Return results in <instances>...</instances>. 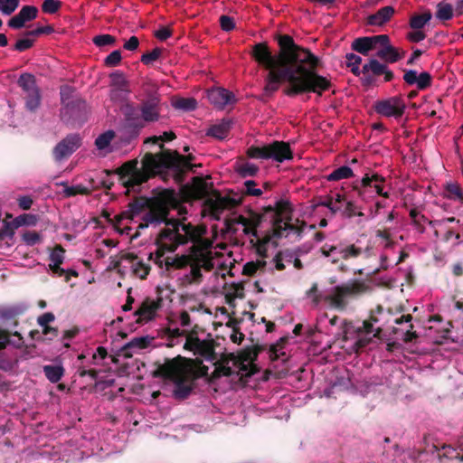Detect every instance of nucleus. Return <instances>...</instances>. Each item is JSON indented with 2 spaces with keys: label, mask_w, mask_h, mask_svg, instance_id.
<instances>
[{
  "label": "nucleus",
  "mask_w": 463,
  "mask_h": 463,
  "mask_svg": "<svg viewBox=\"0 0 463 463\" xmlns=\"http://www.w3.org/2000/svg\"><path fill=\"white\" fill-rule=\"evenodd\" d=\"M287 50H282L279 67L269 70L265 77V86L260 99L265 100L279 89V85L287 82L283 89L284 95L296 97L298 95L315 93L321 97L325 91L329 90L333 83L330 79L317 72L321 61L316 56V61L307 62H291Z\"/></svg>",
  "instance_id": "nucleus-1"
},
{
  "label": "nucleus",
  "mask_w": 463,
  "mask_h": 463,
  "mask_svg": "<svg viewBox=\"0 0 463 463\" xmlns=\"http://www.w3.org/2000/svg\"><path fill=\"white\" fill-rule=\"evenodd\" d=\"M152 208L143 214L142 222L138 224V230H144L152 226L165 227L158 232L155 243L157 246L156 252H151L148 260H153L159 268L165 266L164 257L165 252H174L181 245L188 242H197L205 232L204 228L186 222V217L169 218L170 208L173 205H165V202L155 198L152 200ZM175 203L174 204V206Z\"/></svg>",
  "instance_id": "nucleus-2"
},
{
  "label": "nucleus",
  "mask_w": 463,
  "mask_h": 463,
  "mask_svg": "<svg viewBox=\"0 0 463 463\" xmlns=\"http://www.w3.org/2000/svg\"><path fill=\"white\" fill-rule=\"evenodd\" d=\"M193 154L183 156L177 151L165 150L157 154L147 153L139 168L137 159L125 162L116 171L125 185L132 186L147 182L157 173L168 170L176 184H183L188 172H195Z\"/></svg>",
  "instance_id": "nucleus-3"
},
{
  "label": "nucleus",
  "mask_w": 463,
  "mask_h": 463,
  "mask_svg": "<svg viewBox=\"0 0 463 463\" xmlns=\"http://www.w3.org/2000/svg\"><path fill=\"white\" fill-rule=\"evenodd\" d=\"M279 44V52L273 55L268 43L265 42L258 43L252 46L250 52L251 57L266 70H271L279 67L280 61L282 50H287L288 57L291 59V62H307L311 61L310 59L316 61V55H314L310 50L298 45L294 39L288 34H279L277 37Z\"/></svg>",
  "instance_id": "nucleus-4"
},
{
  "label": "nucleus",
  "mask_w": 463,
  "mask_h": 463,
  "mask_svg": "<svg viewBox=\"0 0 463 463\" xmlns=\"http://www.w3.org/2000/svg\"><path fill=\"white\" fill-rule=\"evenodd\" d=\"M181 184L183 198L187 202L204 199L203 206L215 220L220 219V214L225 209H232L241 203V200L222 196L216 190H213V196H209V184L201 176H194L191 184Z\"/></svg>",
  "instance_id": "nucleus-5"
},
{
  "label": "nucleus",
  "mask_w": 463,
  "mask_h": 463,
  "mask_svg": "<svg viewBox=\"0 0 463 463\" xmlns=\"http://www.w3.org/2000/svg\"><path fill=\"white\" fill-rule=\"evenodd\" d=\"M194 361L177 355L173 359H166L153 372L154 377H161L169 380L174 383L173 396L175 400L183 401L187 399L195 388V381L192 380L185 372L184 363L192 364Z\"/></svg>",
  "instance_id": "nucleus-6"
},
{
  "label": "nucleus",
  "mask_w": 463,
  "mask_h": 463,
  "mask_svg": "<svg viewBox=\"0 0 463 463\" xmlns=\"http://www.w3.org/2000/svg\"><path fill=\"white\" fill-rule=\"evenodd\" d=\"M158 198L165 202V205H174L176 203L175 191L174 189H163L153 196H137L135 197L128 205V209L118 214L110 221L115 226L118 225L123 219L133 220L135 216L141 213L149 212L152 208V200Z\"/></svg>",
  "instance_id": "nucleus-7"
},
{
  "label": "nucleus",
  "mask_w": 463,
  "mask_h": 463,
  "mask_svg": "<svg viewBox=\"0 0 463 463\" xmlns=\"http://www.w3.org/2000/svg\"><path fill=\"white\" fill-rule=\"evenodd\" d=\"M371 290L370 286L363 280L353 279L335 286L332 293L325 298L331 307L345 310L348 305V298H355Z\"/></svg>",
  "instance_id": "nucleus-8"
},
{
  "label": "nucleus",
  "mask_w": 463,
  "mask_h": 463,
  "mask_svg": "<svg viewBox=\"0 0 463 463\" xmlns=\"http://www.w3.org/2000/svg\"><path fill=\"white\" fill-rule=\"evenodd\" d=\"M161 105V96L156 90H151L146 92V97L141 99L138 106L145 124L159 120Z\"/></svg>",
  "instance_id": "nucleus-9"
},
{
  "label": "nucleus",
  "mask_w": 463,
  "mask_h": 463,
  "mask_svg": "<svg viewBox=\"0 0 463 463\" xmlns=\"http://www.w3.org/2000/svg\"><path fill=\"white\" fill-rule=\"evenodd\" d=\"M364 76L361 77V83L364 87H370L375 83V77L383 75L384 81L389 82L394 79L393 72L388 69L386 64L381 63L376 59H370L363 66Z\"/></svg>",
  "instance_id": "nucleus-10"
},
{
  "label": "nucleus",
  "mask_w": 463,
  "mask_h": 463,
  "mask_svg": "<svg viewBox=\"0 0 463 463\" xmlns=\"http://www.w3.org/2000/svg\"><path fill=\"white\" fill-rule=\"evenodd\" d=\"M373 109L383 117L399 119L405 112L406 103L401 96H392L376 100L373 104Z\"/></svg>",
  "instance_id": "nucleus-11"
},
{
  "label": "nucleus",
  "mask_w": 463,
  "mask_h": 463,
  "mask_svg": "<svg viewBox=\"0 0 463 463\" xmlns=\"http://www.w3.org/2000/svg\"><path fill=\"white\" fill-rule=\"evenodd\" d=\"M124 115V128L131 136H137L146 124L141 117L138 107L133 103L127 102L121 107Z\"/></svg>",
  "instance_id": "nucleus-12"
},
{
  "label": "nucleus",
  "mask_w": 463,
  "mask_h": 463,
  "mask_svg": "<svg viewBox=\"0 0 463 463\" xmlns=\"http://www.w3.org/2000/svg\"><path fill=\"white\" fill-rule=\"evenodd\" d=\"M385 182V178L378 175L377 173H373L372 175L369 174H365L362 178L360 185H354V190H357L358 195L362 199H365V194L368 188L373 187L377 194L389 198L390 194L388 192H383V183Z\"/></svg>",
  "instance_id": "nucleus-13"
},
{
  "label": "nucleus",
  "mask_w": 463,
  "mask_h": 463,
  "mask_svg": "<svg viewBox=\"0 0 463 463\" xmlns=\"http://www.w3.org/2000/svg\"><path fill=\"white\" fill-rule=\"evenodd\" d=\"M162 302L161 298H158L156 300L146 298L139 307L134 312V316L137 317L136 323L143 325L153 320L157 311L161 308Z\"/></svg>",
  "instance_id": "nucleus-14"
},
{
  "label": "nucleus",
  "mask_w": 463,
  "mask_h": 463,
  "mask_svg": "<svg viewBox=\"0 0 463 463\" xmlns=\"http://www.w3.org/2000/svg\"><path fill=\"white\" fill-rule=\"evenodd\" d=\"M81 146V137L79 134H70L61 140L53 148V156L61 161L71 156Z\"/></svg>",
  "instance_id": "nucleus-15"
},
{
  "label": "nucleus",
  "mask_w": 463,
  "mask_h": 463,
  "mask_svg": "<svg viewBox=\"0 0 463 463\" xmlns=\"http://www.w3.org/2000/svg\"><path fill=\"white\" fill-rule=\"evenodd\" d=\"M388 41L387 34H379L373 36L359 37L353 41L352 50L363 55L376 48L380 43H386Z\"/></svg>",
  "instance_id": "nucleus-16"
},
{
  "label": "nucleus",
  "mask_w": 463,
  "mask_h": 463,
  "mask_svg": "<svg viewBox=\"0 0 463 463\" xmlns=\"http://www.w3.org/2000/svg\"><path fill=\"white\" fill-rule=\"evenodd\" d=\"M62 113L63 117L69 115L72 123L81 125L87 119L88 107L85 100L76 98L66 103V109Z\"/></svg>",
  "instance_id": "nucleus-17"
},
{
  "label": "nucleus",
  "mask_w": 463,
  "mask_h": 463,
  "mask_svg": "<svg viewBox=\"0 0 463 463\" xmlns=\"http://www.w3.org/2000/svg\"><path fill=\"white\" fill-rule=\"evenodd\" d=\"M38 8L34 5H24L19 13L14 15L7 23V25L14 30L24 27L27 22H31L37 17Z\"/></svg>",
  "instance_id": "nucleus-18"
},
{
  "label": "nucleus",
  "mask_w": 463,
  "mask_h": 463,
  "mask_svg": "<svg viewBox=\"0 0 463 463\" xmlns=\"http://www.w3.org/2000/svg\"><path fill=\"white\" fill-rule=\"evenodd\" d=\"M264 349L263 345H255L242 349L236 356L232 355L234 358V364L239 366L240 370L247 371L248 364L246 363H252L257 360L259 354Z\"/></svg>",
  "instance_id": "nucleus-19"
},
{
  "label": "nucleus",
  "mask_w": 463,
  "mask_h": 463,
  "mask_svg": "<svg viewBox=\"0 0 463 463\" xmlns=\"http://www.w3.org/2000/svg\"><path fill=\"white\" fill-rule=\"evenodd\" d=\"M269 159L282 163L293 158V151L289 143L285 141H273L269 144Z\"/></svg>",
  "instance_id": "nucleus-20"
},
{
  "label": "nucleus",
  "mask_w": 463,
  "mask_h": 463,
  "mask_svg": "<svg viewBox=\"0 0 463 463\" xmlns=\"http://www.w3.org/2000/svg\"><path fill=\"white\" fill-rule=\"evenodd\" d=\"M209 101L216 108L222 109L226 105L232 104L236 101L234 94L224 89L216 88L208 92Z\"/></svg>",
  "instance_id": "nucleus-21"
},
{
  "label": "nucleus",
  "mask_w": 463,
  "mask_h": 463,
  "mask_svg": "<svg viewBox=\"0 0 463 463\" xmlns=\"http://www.w3.org/2000/svg\"><path fill=\"white\" fill-rule=\"evenodd\" d=\"M265 213H273V219H282V221H291L293 208L289 201L279 200L276 203L275 206L269 205L264 208Z\"/></svg>",
  "instance_id": "nucleus-22"
},
{
  "label": "nucleus",
  "mask_w": 463,
  "mask_h": 463,
  "mask_svg": "<svg viewBox=\"0 0 463 463\" xmlns=\"http://www.w3.org/2000/svg\"><path fill=\"white\" fill-rule=\"evenodd\" d=\"M28 309V306L24 303H17L0 308V319L4 321H13L14 326H18L17 317L24 315Z\"/></svg>",
  "instance_id": "nucleus-23"
},
{
  "label": "nucleus",
  "mask_w": 463,
  "mask_h": 463,
  "mask_svg": "<svg viewBox=\"0 0 463 463\" xmlns=\"http://www.w3.org/2000/svg\"><path fill=\"white\" fill-rule=\"evenodd\" d=\"M379 45L382 46V49L377 52L376 55L378 58L383 60L386 62L394 63L403 58L405 55L404 51L399 52L398 49L390 44L389 38L386 43H380Z\"/></svg>",
  "instance_id": "nucleus-24"
},
{
  "label": "nucleus",
  "mask_w": 463,
  "mask_h": 463,
  "mask_svg": "<svg viewBox=\"0 0 463 463\" xmlns=\"http://www.w3.org/2000/svg\"><path fill=\"white\" fill-rule=\"evenodd\" d=\"M118 168L119 167H118L115 170H108V169L104 170L102 173L106 175V177L105 178H101L98 184H96L94 183L93 179H90V182L91 183V188L92 189H97L99 186H101V187H103L106 190H110L112 188L114 183L109 177L111 176L112 175H118L119 182L121 183V184L124 187H126L128 189V193L129 192V190H132L134 192H139L140 191L139 190V186L141 184L135 185L134 187L124 184L123 181L120 179V175L116 172Z\"/></svg>",
  "instance_id": "nucleus-25"
},
{
  "label": "nucleus",
  "mask_w": 463,
  "mask_h": 463,
  "mask_svg": "<svg viewBox=\"0 0 463 463\" xmlns=\"http://www.w3.org/2000/svg\"><path fill=\"white\" fill-rule=\"evenodd\" d=\"M194 342L196 345L195 354H199L210 361L215 359L214 340H201L198 336H194Z\"/></svg>",
  "instance_id": "nucleus-26"
},
{
  "label": "nucleus",
  "mask_w": 463,
  "mask_h": 463,
  "mask_svg": "<svg viewBox=\"0 0 463 463\" xmlns=\"http://www.w3.org/2000/svg\"><path fill=\"white\" fill-rule=\"evenodd\" d=\"M232 126V119L223 118L220 123L211 126L206 131V136L213 137L220 140L224 139L228 137Z\"/></svg>",
  "instance_id": "nucleus-27"
},
{
  "label": "nucleus",
  "mask_w": 463,
  "mask_h": 463,
  "mask_svg": "<svg viewBox=\"0 0 463 463\" xmlns=\"http://www.w3.org/2000/svg\"><path fill=\"white\" fill-rule=\"evenodd\" d=\"M154 337L146 335L140 337H135L122 347L123 355L125 357H132L130 350H141L148 347Z\"/></svg>",
  "instance_id": "nucleus-28"
},
{
  "label": "nucleus",
  "mask_w": 463,
  "mask_h": 463,
  "mask_svg": "<svg viewBox=\"0 0 463 463\" xmlns=\"http://www.w3.org/2000/svg\"><path fill=\"white\" fill-rule=\"evenodd\" d=\"M394 12L392 6L387 5L382 7L375 14L367 17V24L370 25H383L391 19Z\"/></svg>",
  "instance_id": "nucleus-29"
},
{
  "label": "nucleus",
  "mask_w": 463,
  "mask_h": 463,
  "mask_svg": "<svg viewBox=\"0 0 463 463\" xmlns=\"http://www.w3.org/2000/svg\"><path fill=\"white\" fill-rule=\"evenodd\" d=\"M192 364L184 363L185 372L190 375L191 379L196 381L197 379L206 376L208 374V367L203 364L202 360H193Z\"/></svg>",
  "instance_id": "nucleus-30"
},
{
  "label": "nucleus",
  "mask_w": 463,
  "mask_h": 463,
  "mask_svg": "<svg viewBox=\"0 0 463 463\" xmlns=\"http://www.w3.org/2000/svg\"><path fill=\"white\" fill-rule=\"evenodd\" d=\"M17 84L23 90L22 95L40 90L35 77L30 73L22 74L17 80Z\"/></svg>",
  "instance_id": "nucleus-31"
},
{
  "label": "nucleus",
  "mask_w": 463,
  "mask_h": 463,
  "mask_svg": "<svg viewBox=\"0 0 463 463\" xmlns=\"http://www.w3.org/2000/svg\"><path fill=\"white\" fill-rule=\"evenodd\" d=\"M291 221H282V219H273L272 225L274 230L275 237H281L283 232L285 231H294L300 234L302 232V228H298L290 222Z\"/></svg>",
  "instance_id": "nucleus-32"
},
{
  "label": "nucleus",
  "mask_w": 463,
  "mask_h": 463,
  "mask_svg": "<svg viewBox=\"0 0 463 463\" xmlns=\"http://www.w3.org/2000/svg\"><path fill=\"white\" fill-rule=\"evenodd\" d=\"M192 260V257L189 255H180L175 258L167 257L165 259V267L167 271L171 269H181L187 267Z\"/></svg>",
  "instance_id": "nucleus-33"
},
{
  "label": "nucleus",
  "mask_w": 463,
  "mask_h": 463,
  "mask_svg": "<svg viewBox=\"0 0 463 463\" xmlns=\"http://www.w3.org/2000/svg\"><path fill=\"white\" fill-rule=\"evenodd\" d=\"M264 220V215L261 213H255L253 211L249 212V226L247 230H243V232L247 235H251L259 240V234L257 228L261 224Z\"/></svg>",
  "instance_id": "nucleus-34"
},
{
  "label": "nucleus",
  "mask_w": 463,
  "mask_h": 463,
  "mask_svg": "<svg viewBox=\"0 0 463 463\" xmlns=\"http://www.w3.org/2000/svg\"><path fill=\"white\" fill-rule=\"evenodd\" d=\"M444 197L452 201H459L463 203V191L460 185L456 182L447 183L444 185Z\"/></svg>",
  "instance_id": "nucleus-35"
},
{
  "label": "nucleus",
  "mask_w": 463,
  "mask_h": 463,
  "mask_svg": "<svg viewBox=\"0 0 463 463\" xmlns=\"http://www.w3.org/2000/svg\"><path fill=\"white\" fill-rule=\"evenodd\" d=\"M23 98L25 101V108L27 110L34 112L39 109L42 101L40 90L25 93L23 95Z\"/></svg>",
  "instance_id": "nucleus-36"
},
{
  "label": "nucleus",
  "mask_w": 463,
  "mask_h": 463,
  "mask_svg": "<svg viewBox=\"0 0 463 463\" xmlns=\"http://www.w3.org/2000/svg\"><path fill=\"white\" fill-rule=\"evenodd\" d=\"M43 373L46 378L52 383H58L64 374V368L61 365H44Z\"/></svg>",
  "instance_id": "nucleus-37"
},
{
  "label": "nucleus",
  "mask_w": 463,
  "mask_h": 463,
  "mask_svg": "<svg viewBox=\"0 0 463 463\" xmlns=\"http://www.w3.org/2000/svg\"><path fill=\"white\" fill-rule=\"evenodd\" d=\"M409 215H410V217L412 221V224L415 226V228L420 233H423L425 232L424 223L425 222L429 223L430 221L417 208H411L410 210Z\"/></svg>",
  "instance_id": "nucleus-38"
},
{
  "label": "nucleus",
  "mask_w": 463,
  "mask_h": 463,
  "mask_svg": "<svg viewBox=\"0 0 463 463\" xmlns=\"http://www.w3.org/2000/svg\"><path fill=\"white\" fill-rule=\"evenodd\" d=\"M354 175L351 167L347 165H342L336 169H335L332 173H330L326 179L328 181H339L342 179H347L352 177Z\"/></svg>",
  "instance_id": "nucleus-39"
},
{
  "label": "nucleus",
  "mask_w": 463,
  "mask_h": 463,
  "mask_svg": "<svg viewBox=\"0 0 463 463\" xmlns=\"http://www.w3.org/2000/svg\"><path fill=\"white\" fill-rule=\"evenodd\" d=\"M247 156L255 159H269V144L262 146H251L247 149Z\"/></svg>",
  "instance_id": "nucleus-40"
},
{
  "label": "nucleus",
  "mask_w": 463,
  "mask_h": 463,
  "mask_svg": "<svg viewBox=\"0 0 463 463\" xmlns=\"http://www.w3.org/2000/svg\"><path fill=\"white\" fill-rule=\"evenodd\" d=\"M430 19L431 14L430 12L421 14H414L410 19V26L414 30H420Z\"/></svg>",
  "instance_id": "nucleus-41"
},
{
  "label": "nucleus",
  "mask_w": 463,
  "mask_h": 463,
  "mask_svg": "<svg viewBox=\"0 0 463 463\" xmlns=\"http://www.w3.org/2000/svg\"><path fill=\"white\" fill-rule=\"evenodd\" d=\"M288 338L287 336L279 338L277 343L273 344L269 347V356L270 359L275 361L279 359L280 356L285 355V353L282 352V349L284 348L286 343L288 342Z\"/></svg>",
  "instance_id": "nucleus-42"
},
{
  "label": "nucleus",
  "mask_w": 463,
  "mask_h": 463,
  "mask_svg": "<svg viewBox=\"0 0 463 463\" xmlns=\"http://www.w3.org/2000/svg\"><path fill=\"white\" fill-rule=\"evenodd\" d=\"M453 16V6L449 3L441 2L437 5L436 17L441 21H448Z\"/></svg>",
  "instance_id": "nucleus-43"
},
{
  "label": "nucleus",
  "mask_w": 463,
  "mask_h": 463,
  "mask_svg": "<svg viewBox=\"0 0 463 463\" xmlns=\"http://www.w3.org/2000/svg\"><path fill=\"white\" fill-rule=\"evenodd\" d=\"M173 106L176 109H181L183 111H192L196 109L197 101L194 98H180L173 103Z\"/></svg>",
  "instance_id": "nucleus-44"
},
{
  "label": "nucleus",
  "mask_w": 463,
  "mask_h": 463,
  "mask_svg": "<svg viewBox=\"0 0 463 463\" xmlns=\"http://www.w3.org/2000/svg\"><path fill=\"white\" fill-rule=\"evenodd\" d=\"M362 253V249L356 247L354 244L348 245L346 247H339L338 252L343 260H348L352 258H357Z\"/></svg>",
  "instance_id": "nucleus-45"
},
{
  "label": "nucleus",
  "mask_w": 463,
  "mask_h": 463,
  "mask_svg": "<svg viewBox=\"0 0 463 463\" xmlns=\"http://www.w3.org/2000/svg\"><path fill=\"white\" fill-rule=\"evenodd\" d=\"M37 222H38L37 215L31 214V213H24V214L17 216L14 220V228H18V227L24 226V225L34 226V225H36Z\"/></svg>",
  "instance_id": "nucleus-46"
},
{
  "label": "nucleus",
  "mask_w": 463,
  "mask_h": 463,
  "mask_svg": "<svg viewBox=\"0 0 463 463\" xmlns=\"http://www.w3.org/2000/svg\"><path fill=\"white\" fill-rule=\"evenodd\" d=\"M236 171L241 177L255 176L259 167L252 163L244 162L237 166Z\"/></svg>",
  "instance_id": "nucleus-47"
},
{
  "label": "nucleus",
  "mask_w": 463,
  "mask_h": 463,
  "mask_svg": "<svg viewBox=\"0 0 463 463\" xmlns=\"http://www.w3.org/2000/svg\"><path fill=\"white\" fill-rule=\"evenodd\" d=\"M111 80V85L117 87L118 90L127 91V88L128 86V82L126 80L123 72L121 71H115L112 72L110 75Z\"/></svg>",
  "instance_id": "nucleus-48"
},
{
  "label": "nucleus",
  "mask_w": 463,
  "mask_h": 463,
  "mask_svg": "<svg viewBox=\"0 0 463 463\" xmlns=\"http://www.w3.org/2000/svg\"><path fill=\"white\" fill-rule=\"evenodd\" d=\"M77 194L89 195L90 194V189L80 184L72 186H68L64 184L63 195L65 197H72Z\"/></svg>",
  "instance_id": "nucleus-49"
},
{
  "label": "nucleus",
  "mask_w": 463,
  "mask_h": 463,
  "mask_svg": "<svg viewBox=\"0 0 463 463\" xmlns=\"http://www.w3.org/2000/svg\"><path fill=\"white\" fill-rule=\"evenodd\" d=\"M115 137V133L112 130L106 131L100 134L95 140V145L98 149H105Z\"/></svg>",
  "instance_id": "nucleus-50"
},
{
  "label": "nucleus",
  "mask_w": 463,
  "mask_h": 463,
  "mask_svg": "<svg viewBox=\"0 0 463 463\" xmlns=\"http://www.w3.org/2000/svg\"><path fill=\"white\" fill-rule=\"evenodd\" d=\"M163 51L164 50L162 48L156 47L151 52L144 53L141 56L140 61L145 65H151L154 61L159 59Z\"/></svg>",
  "instance_id": "nucleus-51"
},
{
  "label": "nucleus",
  "mask_w": 463,
  "mask_h": 463,
  "mask_svg": "<svg viewBox=\"0 0 463 463\" xmlns=\"http://www.w3.org/2000/svg\"><path fill=\"white\" fill-rule=\"evenodd\" d=\"M19 0H0V12L11 15L19 6Z\"/></svg>",
  "instance_id": "nucleus-52"
},
{
  "label": "nucleus",
  "mask_w": 463,
  "mask_h": 463,
  "mask_svg": "<svg viewBox=\"0 0 463 463\" xmlns=\"http://www.w3.org/2000/svg\"><path fill=\"white\" fill-rule=\"evenodd\" d=\"M65 250L61 244H57L50 254V264L61 265L64 260Z\"/></svg>",
  "instance_id": "nucleus-53"
},
{
  "label": "nucleus",
  "mask_w": 463,
  "mask_h": 463,
  "mask_svg": "<svg viewBox=\"0 0 463 463\" xmlns=\"http://www.w3.org/2000/svg\"><path fill=\"white\" fill-rule=\"evenodd\" d=\"M92 42L96 46L103 47L114 45L116 43V38L110 34H99L93 37Z\"/></svg>",
  "instance_id": "nucleus-54"
},
{
  "label": "nucleus",
  "mask_w": 463,
  "mask_h": 463,
  "mask_svg": "<svg viewBox=\"0 0 463 463\" xmlns=\"http://www.w3.org/2000/svg\"><path fill=\"white\" fill-rule=\"evenodd\" d=\"M151 268L148 264H145L143 261L139 260L133 266V272L136 276H137L140 279H146L147 275L149 274Z\"/></svg>",
  "instance_id": "nucleus-55"
},
{
  "label": "nucleus",
  "mask_w": 463,
  "mask_h": 463,
  "mask_svg": "<svg viewBox=\"0 0 463 463\" xmlns=\"http://www.w3.org/2000/svg\"><path fill=\"white\" fill-rule=\"evenodd\" d=\"M61 6L60 0H44L42 5V10L45 14H55Z\"/></svg>",
  "instance_id": "nucleus-56"
},
{
  "label": "nucleus",
  "mask_w": 463,
  "mask_h": 463,
  "mask_svg": "<svg viewBox=\"0 0 463 463\" xmlns=\"http://www.w3.org/2000/svg\"><path fill=\"white\" fill-rule=\"evenodd\" d=\"M417 88L420 90H426L427 88L430 87L432 83V77L431 75L427 71H422L418 75L417 79Z\"/></svg>",
  "instance_id": "nucleus-57"
},
{
  "label": "nucleus",
  "mask_w": 463,
  "mask_h": 463,
  "mask_svg": "<svg viewBox=\"0 0 463 463\" xmlns=\"http://www.w3.org/2000/svg\"><path fill=\"white\" fill-rule=\"evenodd\" d=\"M266 265L265 261H249L247 262L242 269V274L246 276H253L260 267H264Z\"/></svg>",
  "instance_id": "nucleus-58"
},
{
  "label": "nucleus",
  "mask_w": 463,
  "mask_h": 463,
  "mask_svg": "<svg viewBox=\"0 0 463 463\" xmlns=\"http://www.w3.org/2000/svg\"><path fill=\"white\" fill-rule=\"evenodd\" d=\"M23 240L28 246H33L42 241L41 235L35 231H27L23 234Z\"/></svg>",
  "instance_id": "nucleus-59"
},
{
  "label": "nucleus",
  "mask_w": 463,
  "mask_h": 463,
  "mask_svg": "<svg viewBox=\"0 0 463 463\" xmlns=\"http://www.w3.org/2000/svg\"><path fill=\"white\" fill-rule=\"evenodd\" d=\"M121 60V52L119 50H115L105 58L104 63L108 67H115L120 63Z\"/></svg>",
  "instance_id": "nucleus-60"
},
{
  "label": "nucleus",
  "mask_w": 463,
  "mask_h": 463,
  "mask_svg": "<svg viewBox=\"0 0 463 463\" xmlns=\"http://www.w3.org/2000/svg\"><path fill=\"white\" fill-rule=\"evenodd\" d=\"M257 185L256 182L253 180H247L244 183L245 191H243V194L251 195V196H260L262 194V190L260 188H255Z\"/></svg>",
  "instance_id": "nucleus-61"
},
{
  "label": "nucleus",
  "mask_w": 463,
  "mask_h": 463,
  "mask_svg": "<svg viewBox=\"0 0 463 463\" xmlns=\"http://www.w3.org/2000/svg\"><path fill=\"white\" fill-rule=\"evenodd\" d=\"M53 32H54V28L52 25H46V26L37 27L34 30L26 31L24 33V35L27 37H29V36L38 37L42 34H51Z\"/></svg>",
  "instance_id": "nucleus-62"
},
{
  "label": "nucleus",
  "mask_w": 463,
  "mask_h": 463,
  "mask_svg": "<svg viewBox=\"0 0 463 463\" xmlns=\"http://www.w3.org/2000/svg\"><path fill=\"white\" fill-rule=\"evenodd\" d=\"M375 331L374 333V336L378 337L382 332V326H378L376 327L375 329L373 328V326L372 325V323L369 321V319H366L363 322V325L362 326L358 327L357 328V332L358 333H365V334H370L372 332Z\"/></svg>",
  "instance_id": "nucleus-63"
},
{
  "label": "nucleus",
  "mask_w": 463,
  "mask_h": 463,
  "mask_svg": "<svg viewBox=\"0 0 463 463\" xmlns=\"http://www.w3.org/2000/svg\"><path fill=\"white\" fill-rule=\"evenodd\" d=\"M14 222L12 223L5 222L3 226L0 228V241H4L6 238H12L14 233Z\"/></svg>",
  "instance_id": "nucleus-64"
}]
</instances>
